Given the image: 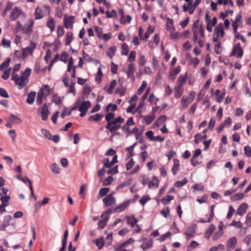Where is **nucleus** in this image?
<instances>
[{"label": "nucleus", "instance_id": "1", "mask_svg": "<svg viewBox=\"0 0 251 251\" xmlns=\"http://www.w3.org/2000/svg\"><path fill=\"white\" fill-rule=\"evenodd\" d=\"M31 72V70L27 68L24 72H23L21 76L18 75H13L12 77L13 80L19 89H21L25 86L29 81L28 77L29 76Z\"/></svg>", "mask_w": 251, "mask_h": 251}, {"label": "nucleus", "instance_id": "2", "mask_svg": "<svg viewBox=\"0 0 251 251\" xmlns=\"http://www.w3.org/2000/svg\"><path fill=\"white\" fill-rule=\"evenodd\" d=\"M13 3L10 1L7 3L6 7L1 14L3 17H5L7 12L10 10H11V11L9 17L12 21H15L21 16H25V14L22 10L20 7L17 6H15L13 8Z\"/></svg>", "mask_w": 251, "mask_h": 251}, {"label": "nucleus", "instance_id": "3", "mask_svg": "<svg viewBox=\"0 0 251 251\" xmlns=\"http://www.w3.org/2000/svg\"><path fill=\"white\" fill-rule=\"evenodd\" d=\"M50 7L47 4L42 6H37L35 11V19L36 20L41 19L44 16L50 14Z\"/></svg>", "mask_w": 251, "mask_h": 251}, {"label": "nucleus", "instance_id": "4", "mask_svg": "<svg viewBox=\"0 0 251 251\" xmlns=\"http://www.w3.org/2000/svg\"><path fill=\"white\" fill-rule=\"evenodd\" d=\"M225 35V31L223 25L222 23H219L214 28L212 36L213 41H220Z\"/></svg>", "mask_w": 251, "mask_h": 251}, {"label": "nucleus", "instance_id": "5", "mask_svg": "<svg viewBox=\"0 0 251 251\" xmlns=\"http://www.w3.org/2000/svg\"><path fill=\"white\" fill-rule=\"evenodd\" d=\"M195 97V93L193 91L190 92L188 96H183L180 102L181 108L182 109L186 108L189 104L194 100Z\"/></svg>", "mask_w": 251, "mask_h": 251}, {"label": "nucleus", "instance_id": "6", "mask_svg": "<svg viewBox=\"0 0 251 251\" xmlns=\"http://www.w3.org/2000/svg\"><path fill=\"white\" fill-rule=\"evenodd\" d=\"M36 43L32 41H30L29 46L23 49L22 57L24 59L28 55H32L33 53V50L36 48Z\"/></svg>", "mask_w": 251, "mask_h": 251}, {"label": "nucleus", "instance_id": "7", "mask_svg": "<svg viewBox=\"0 0 251 251\" xmlns=\"http://www.w3.org/2000/svg\"><path fill=\"white\" fill-rule=\"evenodd\" d=\"M91 102L89 100H84L80 102L78 107V111L80 112V117H82L85 115L88 109L91 106Z\"/></svg>", "mask_w": 251, "mask_h": 251}, {"label": "nucleus", "instance_id": "8", "mask_svg": "<svg viewBox=\"0 0 251 251\" xmlns=\"http://www.w3.org/2000/svg\"><path fill=\"white\" fill-rule=\"evenodd\" d=\"M186 3L184 4L182 7L183 11L184 12H188L189 14L191 15L194 13L196 7L194 6L193 0H184Z\"/></svg>", "mask_w": 251, "mask_h": 251}, {"label": "nucleus", "instance_id": "9", "mask_svg": "<svg viewBox=\"0 0 251 251\" xmlns=\"http://www.w3.org/2000/svg\"><path fill=\"white\" fill-rule=\"evenodd\" d=\"M34 23V21L32 19H28L26 23L22 27L23 32L26 34L30 35L32 32Z\"/></svg>", "mask_w": 251, "mask_h": 251}, {"label": "nucleus", "instance_id": "10", "mask_svg": "<svg viewBox=\"0 0 251 251\" xmlns=\"http://www.w3.org/2000/svg\"><path fill=\"white\" fill-rule=\"evenodd\" d=\"M180 71L181 68L180 66L170 69L168 75L169 79L173 81L176 79V75L180 72Z\"/></svg>", "mask_w": 251, "mask_h": 251}, {"label": "nucleus", "instance_id": "11", "mask_svg": "<svg viewBox=\"0 0 251 251\" xmlns=\"http://www.w3.org/2000/svg\"><path fill=\"white\" fill-rule=\"evenodd\" d=\"M102 201L105 206L108 207L114 204L116 202V199L113 196V193L107 195L102 200Z\"/></svg>", "mask_w": 251, "mask_h": 251}, {"label": "nucleus", "instance_id": "12", "mask_svg": "<svg viewBox=\"0 0 251 251\" xmlns=\"http://www.w3.org/2000/svg\"><path fill=\"white\" fill-rule=\"evenodd\" d=\"M243 52L240 44L236 45L233 48L230 56H236L237 58H241L243 55Z\"/></svg>", "mask_w": 251, "mask_h": 251}, {"label": "nucleus", "instance_id": "13", "mask_svg": "<svg viewBox=\"0 0 251 251\" xmlns=\"http://www.w3.org/2000/svg\"><path fill=\"white\" fill-rule=\"evenodd\" d=\"M75 22V17L73 16H65L64 19V24L65 28H71L73 27V24Z\"/></svg>", "mask_w": 251, "mask_h": 251}, {"label": "nucleus", "instance_id": "14", "mask_svg": "<svg viewBox=\"0 0 251 251\" xmlns=\"http://www.w3.org/2000/svg\"><path fill=\"white\" fill-rule=\"evenodd\" d=\"M215 205H212L210 207V214L207 219L205 220V219L201 218H200L198 221V223H210L212 220L213 216H214V209Z\"/></svg>", "mask_w": 251, "mask_h": 251}, {"label": "nucleus", "instance_id": "15", "mask_svg": "<svg viewBox=\"0 0 251 251\" xmlns=\"http://www.w3.org/2000/svg\"><path fill=\"white\" fill-rule=\"evenodd\" d=\"M159 180L156 176H153L152 179L149 180L148 187L150 189H155L158 187Z\"/></svg>", "mask_w": 251, "mask_h": 251}, {"label": "nucleus", "instance_id": "16", "mask_svg": "<svg viewBox=\"0 0 251 251\" xmlns=\"http://www.w3.org/2000/svg\"><path fill=\"white\" fill-rule=\"evenodd\" d=\"M196 227L195 225H192L187 227L184 233L187 239L192 238L194 236L196 231Z\"/></svg>", "mask_w": 251, "mask_h": 251}, {"label": "nucleus", "instance_id": "17", "mask_svg": "<svg viewBox=\"0 0 251 251\" xmlns=\"http://www.w3.org/2000/svg\"><path fill=\"white\" fill-rule=\"evenodd\" d=\"M134 241V240L133 238H130L127 241L117 246L115 248V249L117 251H122L123 248L127 247L130 244H132Z\"/></svg>", "mask_w": 251, "mask_h": 251}, {"label": "nucleus", "instance_id": "18", "mask_svg": "<svg viewBox=\"0 0 251 251\" xmlns=\"http://www.w3.org/2000/svg\"><path fill=\"white\" fill-rule=\"evenodd\" d=\"M49 114V111L48 109V105L46 103H45L41 109V116L42 117V119L43 121H46L48 118Z\"/></svg>", "mask_w": 251, "mask_h": 251}, {"label": "nucleus", "instance_id": "19", "mask_svg": "<svg viewBox=\"0 0 251 251\" xmlns=\"http://www.w3.org/2000/svg\"><path fill=\"white\" fill-rule=\"evenodd\" d=\"M248 207V205L246 203H242L239 206L236 211V214L240 216L243 215L247 211Z\"/></svg>", "mask_w": 251, "mask_h": 251}, {"label": "nucleus", "instance_id": "20", "mask_svg": "<svg viewBox=\"0 0 251 251\" xmlns=\"http://www.w3.org/2000/svg\"><path fill=\"white\" fill-rule=\"evenodd\" d=\"M46 25L50 29L51 32L54 30L55 27V21L53 18L51 17L49 18L46 23Z\"/></svg>", "mask_w": 251, "mask_h": 251}, {"label": "nucleus", "instance_id": "21", "mask_svg": "<svg viewBox=\"0 0 251 251\" xmlns=\"http://www.w3.org/2000/svg\"><path fill=\"white\" fill-rule=\"evenodd\" d=\"M121 127V126L120 125H114V124H111V123H107L105 126V128L107 129H109V131L112 133H113L115 131L118 130Z\"/></svg>", "mask_w": 251, "mask_h": 251}, {"label": "nucleus", "instance_id": "22", "mask_svg": "<svg viewBox=\"0 0 251 251\" xmlns=\"http://www.w3.org/2000/svg\"><path fill=\"white\" fill-rule=\"evenodd\" d=\"M52 173L54 175H58L60 173L61 169L58 164L55 163H52L50 166Z\"/></svg>", "mask_w": 251, "mask_h": 251}, {"label": "nucleus", "instance_id": "23", "mask_svg": "<svg viewBox=\"0 0 251 251\" xmlns=\"http://www.w3.org/2000/svg\"><path fill=\"white\" fill-rule=\"evenodd\" d=\"M217 23V18L214 17L212 20L206 22V29L209 32H212V28L214 26L216 25Z\"/></svg>", "mask_w": 251, "mask_h": 251}, {"label": "nucleus", "instance_id": "24", "mask_svg": "<svg viewBox=\"0 0 251 251\" xmlns=\"http://www.w3.org/2000/svg\"><path fill=\"white\" fill-rule=\"evenodd\" d=\"M135 70V67L133 63H130L128 65L127 70L126 71V75L128 78H133Z\"/></svg>", "mask_w": 251, "mask_h": 251}, {"label": "nucleus", "instance_id": "25", "mask_svg": "<svg viewBox=\"0 0 251 251\" xmlns=\"http://www.w3.org/2000/svg\"><path fill=\"white\" fill-rule=\"evenodd\" d=\"M187 79V74L186 73L184 75H180L178 79L177 82L178 86L183 87V85L185 84Z\"/></svg>", "mask_w": 251, "mask_h": 251}, {"label": "nucleus", "instance_id": "26", "mask_svg": "<svg viewBox=\"0 0 251 251\" xmlns=\"http://www.w3.org/2000/svg\"><path fill=\"white\" fill-rule=\"evenodd\" d=\"M183 93V87L177 86L175 87L174 96L176 98L178 99Z\"/></svg>", "mask_w": 251, "mask_h": 251}, {"label": "nucleus", "instance_id": "27", "mask_svg": "<svg viewBox=\"0 0 251 251\" xmlns=\"http://www.w3.org/2000/svg\"><path fill=\"white\" fill-rule=\"evenodd\" d=\"M166 29L170 32L175 30L174 26V21L172 19L170 18L167 19Z\"/></svg>", "mask_w": 251, "mask_h": 251}, {"label": "nucleus", "instance_id": "28", "mask_svg": "<svg viewBox=\"0 0 251 251\" xmlns=\"http://www.w3.org/2000/svg\"><path fill=\"white\" fill-rule=\"evenodd\" d=\"M36 93L35 92H31L28 94L26 100L28 104H32L33 103L36 97Z\"/></svg>", "mask_w": 251, "mask_h": 251}, {"label": "nucleus", "instance_id": "29", "mask_svg": "<svg viewBox=\"0 0 251 251\" xmlns=\"http://www.w3.org/2000/svg\"><path fill=\"white\" fill-rule=\"evenodd\" d=\"M126 218L127 220V224L131 227H133L135 225H136L138 222L137 219H136L134 216H126Z\"/></svg>", "mask_w": 251, "mask_h": 251}, {"label": "nucleus", "instance_id": "30", "mask_svg": "<svg viewBox=\"0 0 251 251\" xmlns=\"http://www.w3.org/2000/svg\"><path fill=\"white\" fill-rule=\"evenodd\" d=\"M128 204V202H124L123 203H121V204L115 207V208L114 209V211L118 213L121 212L124 210L126 208Z\"/></svg>", "mask_w": 251, "mask_h": 251}, {"label": "nucleus", "instance_id": "31", "mask_svg": "<svg viewBox=\"0 0 251 251\" xmlns=\"http://www.w3.org/2000/svg\"><path fill=\"white\" fill-rule=\"evenodd\" d=\"M237 244V239L236 237H233L230 238L227 242V249H233Z\"/></svg>", "mask_w": 251, "mask_h": 251}, {"label": "nucleus", "instance_id": "32", "mask_svg": "<svg viewBox=\"0 0 251 251\" xmlns=\"http://www.w3.org/2000/svg\"><path fill=\"white\" fill-rule=\"evenodd\" d=\"M45 94L39 90L37 94V97L36 99V103L38 105H40L44 99L46 98Z\"/></svg>", "mask_w": 251, "mask_h": 251}, {"label": "nucleus", "instance_id": "33", "mask_svg": "<svg viewBox=\"0 0 251 251\" xmlns=\"http://www.w3.org/2000/svg\"><path fill=\"white\" fill-rule=\"evenodd\" d=\"M103 117V115L97 113L95 115H92L88 118V121L90 122L95 121L98 122L100 121Z\"/></svg>", "mask_w": 251, "mask_h": 251}, {"label": "nucleus", "instance_id": "34", "mask_svg": "<svg viewBox=\"0 0 251 251\" xmlns=\"http://www.w3.org/2000/svg\"><path fill=\"white\" fill-rule=\"evenodd\" d=\"M155 117V115L154 114H151V115L145 116L143 119V122L146 125H149L154 120Z\"/></svg>", "mask_w": 251, "mask_h": 251}, {"label": "nucleus", "instance_id": "35", "mask_svg": "<svg viewBox=\"0 0 251 251\" xmlns=\"http://www.w3.org/2000/svg\"><path fill=\"white\" fill-rule=\"evenodd\" d=\"M136 145V143L133 144L132 146L126 148V151H128L126 154L127 158H130L134 155V148Z\"/></svg>", "mask_w": 251, "mask_h": 251}, {"label": "nucleus", "instance_id": "36", "mask_svg": "<svg viewBox=\"0 0 251 251\" xmlns=\"http://www.w3.org/2000/svg\"><path fill=\"white\" fill-rule=\"evenodd\" d=\"M40 91H42L46 96L49 95L52 91V89L48 85H43Z\"/></svg>", "mask_w": 251, "mask_h": 251}, {"label": "nucleus", "instance_id": "37", "mask_svg": "<svg viewBox=\"0 0 251 251\" xmlns=\"http://www.w3.org/2000/svg\"><path fill=\"white\" fill-rule=\"evenodd\" d=\"M174 199V196L171 195H167L166 196L163 197L161 201L163 205H167L171 201L173 200Z\"/></svg>", "mask_w": 251, "mask_h": 251}, {"label": "nucleus", "instance_id": "38", "mask_svg": "<svg viewBox=\"0 0 251 251\" xmlns=\"http://www.w3.org/2000/svg\"><path fill=\"white\" fill-rule=\"evenodd\" d=\"M166 117L164 115L160 116L157 121L154 123L153 126H154L158 127L161 125L163 124L166 121Z\"/></svg>", "mask_w": 251, "mask_h": 251}, {"label": "nucleus", "instance_id": "39", "mask_svg": "<svg viewBox=\"0 0 251 251\" xmlns=\"http://www.w3.org/2000/svg\"><path fill=\"white\" fill-rule=\"evenodd\" d=\"M215 229V226L214 225L212 224L210 225L205 233V237L207 239H208L210 237L211 234L213 233Z\"/></svg>", "mask_w": 251, "mask_h": 251}, {"label": "nucleus", "instance_id": "40", "mask_svg": "<svg viewBox=\"0 0 251 251\" xmlns=\"http://www.w3.org/2000/svg\"><path fill=\"white\" fill-rule=\"evenodd\" d=\"M73 39V33L71 31L67 32L66 34L65 45L67 46H69L71 44Z\"/></svg>", "mask_w": 251, "mask_h": 251}, {"label": "nucleus", "instance_id": "41", "mask_svg": "<svg viewBox=\"0 0 251 251\" xmlns=\"http://www.w3.org/2000/svg\"><path fill=\"white\" fill-rule=\"evenodd\" d=\"M81 102V100L80 98H78L76 100V101L75 102L74 106L71 108L70 110L68 111L67 113V116H69L71 114L72 112L74 110H76L77 108L78 109L79 105Z\"/></svg>", "mask_w": 251, "mask_h": 251}, {"label": "nucleus", "instance_id": "42", "mask_svg": "<svg viewBox=\"0 0 251 251\" xmlns=\"http://www.w3.org/2000/svg\"><path fill=\"white\" fill-rule=\"evenodd\" d=\"M179 166V161L177 159L174 160V165L172 168V171L174 175H175L178 170Z\"/></svg>", "mask_w": 251, "mask_h": 251}, {"label": "nucleus", "instance_id": "43", "mask_svg": "<svg viewBox=\"0 0 251 251\" xmlns=\"http://www.w3.org/2000/svg\"><path fill=\"white\" fill-rule=\"evenodd\" d=\"M152 244H153L152 240H149V241L146 242L143 244H142L141 246V248L143 250H146L150 249L152 247Z\"/></svg>", "mask_w": 251, "mask_h": 251}, {"label": "nucleus", "instance_id": "44", "mask_svg": "<svg viewBox=\"0 0 251 251\" xmlns=\"http://www.w3.org/2000/svg\"><path fill=\"white\" fill-rule=\"evenodd\" d=\"M95 243L99 250L101 249L104 246V239L103 237L100 238L95 240Z\"/></svg>", "mask_w": 251, "mask_h": 251}, {"label": "nucleus", "instance_id": "45", "mask_svg": "<svg viewBox=\"0 0 251 251\" xmlns=\"http://www.w3.org/2000/svg\"><path fill=\"white\" fill-rule=\"evenodd\" d=\"M121 54L127 55L129 51V48L126 44L123 43L121 47Z\"/></svg>", "mask_w": 251, "mask_h": 251}, {"label": "nucleus", "instance_id": "46", "mask_svg": "<svg viewBox=\"0 0 251 251\" xmlns=\"http://www.w3.org/2000/svg\"><path fill=\"white\" fill-rule=\"evenodd\" d=\"M52 102L56 104H59L62 101V99L59 97L57 94H53L52 97Z\"/></svg>", "mask_w": 251, "mask_h": 251}, {"label": "nucleus", "instance_id": "47", "mask_svg": "<svg viewBox=\"0 0 251 251\" xmlns=\"http://www.w3.org/2000/svg\"><path fill=\"white\" fill-rule=\"evenodd\" d=\"M116 50V48L115 46L109 48L107 52V56L112 59L115 53Z\"/></svg>", "mask_w": 251, "mask_h": 251}, {"label": "nucleus", "instance_id": "48", "mask_svg": "<svg viewBox=\"0 0 251 251\" xmlns=\"http://www.w3.org/2000/svg\"><path fill=\"white\" fill-rule=\"evenodd\" d=\"M154 27L152 26H149L147 31L145 34V40L146 41L150 37V35L154 31Z\"/></svg>", "mask_w": 251, "mask_h": 251}, {"label": "nucleus", "instance_id": "49", "mask_svg": "<svg viewBox=\"0 0 251 251\" xmlns=\"http://www.w3.org/2000/svg\"><path fill=\"white\" fill-rule=\"evenodd\" d=\"M159 99L156 98L153 94L150 95L148 100L151 104H156Z\"/></svg>", "mask_w": 251, "mask_h": 251}, {"label": "nucleus", "instance_id": "50", "mask_svg": "<svg viewBox=\"0 0 251 251\" xmlns=\"http://www.w3.org/2000/svg\"><path fill=\"white\" fill-rule=\"evenodd\" d=\"M244 197L243 193H237L231 197V200L233 201H237L242 200Z\"/></svg>", "mask_w": 251, "mask_h": 251}, {"label": "nucleus", "instance_id": "51", "mask_svg": "<svg viewBox=\"0 0 251 251\" xmlns=\"http://www.w3.org/2000/svg\"><path fill=\"white\" fill-rule=\"evenodd\" d=\"M147 86V82L146 81H143L141 86L137 90V94L138 95H140L145 90V88Z\"/></svg>", "mask_w": 251, "mask_h": 251}, {"label": "nucleus", "instance_id": "52", "mask_svg": "<svg viewBox=\"0 0 251 251\" xmlns=\"http://www.w3.org/2000/svg\"><path fill=\"white\" fill-rule=\"evenodd\" d=\"M170 37L172 39L177 40L181 37V34L175 30H173L170 32Z\"/></svg>", "mask_w": 251, "mask_h": 251}, {"label": "nucleus", "instance_id": "53", "mask_svg": "<svg viewBox=\"0 0 251 251\" xmlns=\"http://www.w3.org/2000/svg\"><path fill=\"white\" fill-rule=\"evenodd\" d=\"M131 20V17L130 15H122L121 18V23L122 24H125L126 23H130Z\"/></svg>", "mask_w": 251, "mask_h": 251}, {"label": "nucleus", "instance_id": "54", "mask_svg": "<svg viewBox=\"0 0 251 251\" xmlns=\"http://www.w3.org/2000/svg\"><path fill=\"white\" fill-rule=\"evenodd\" d=\"M9 120L10 122L17 124L21 123L22 122V120L20 118L14 116V115H11L10 116Z\"/></svg>", "mask_w": 251, "mask_h": 251}, {"label": "nucleus", "instance_id": "55", "mask_svg": "<svg viewBox=\"0 0 251 251\" xmlns=\"http://www.w3.org/2000/svg\"><path fill=\"white\" fill-rule=\"evenodd\" d=\"M109 191V188L107 187H104L101 188L99 192V197H102L107 195Z\"/></svg>", "mask_w": 251, "mask_h": 251}, {"label": "nucleus", "instance_id": "56", "mask_svg": "<svg viewBox=\"0 0 251 251\" xmlns=\"http://www.w3.org/2000/svg\"><path fill=\"white\" fill-rule=\"evenodd\" d=\"M117 84V82L115 80H113L109 85V88L107 89V93L109 94H111L113 93V90L116 86V85Z\"/></svg>", "mask_w": 251, "mask_h": 251}, {"label": "nucleus", "instance_id": "57", "mask_svg": "<svg viewBox=\"0 0 251 251\" xmlns=\"http://www.w3.org/2000/svg\"><path fill=\"white\" fill-rule=\"evenodd\" d=\"M151 200V198L149 195H145L143 196L139 201L140 203L144 206L147 201Z\"/></svg>", "mask_w": 251, "mask_h": 251}, {"label": "nucleus", "instance_id": "58", "mask_svg": "<svg viewBox=\"0 0 251 251\" xmlns=\"http://www.w3.org/2000/svg\"><path fill=\"white\" fill-rule=\"evenodd\" d=\"M108 218L109 217H107L99 221L98 226L100 228L102 229L105 226Z\"/></svg>", "mask_w": 251, "mask_h": 251}, {"label": "nucleus", "instance_id": "59", "mask_svg": "<svg viewBox=\"0 0 251 251\" xmlns=\"http://www.w3.org/2000/svg\"><path fill=\"white\" fill-rule=\"evenodd\" d=\"M10 199V197L8 195H5L2 197H0V200L1 201L2 204L8 205V201Z\"/></svg>", "mask_w": 251, "mask_h": 251}, {"label": "nucleus", "instance_id": "60", "mask_svg": "<svg viewBox=\"0 0 251 251\" xmlns=\"http://www.w3.org/2000/svg\"><path fill=\"white\" fill-rule=\"evenodd\" d=\"M131 132L135 135V138L136 139H139L141 134L142 131H139L138 128L134 127L132 129Z\"/></svg>", "mask_w": 251, "mask_h": 251}, {"label": "nucleus", "instance_id": "61", "mask_svg": "<svg viewBox=\"0 0 251 251\" xmlns=\"http://www.w3.org/2000/svg\"><path fill=\"white\" fill-rule=\"evenodd\" d=\"M10 61V58H8L5 61L2 62L0 65V71H2L4 68L7 67L9 65Z\"/></svg>", "mask_w": 251, "mask_h": 251}, {"label": "nucleus", "instance_id": "62", "mask_svg": "<svg viewBox=\"0 0 251 251\" xmlns=\"http://www.w3.org/2000/svg\"><path fill=\"white\" fill-rule=\"evenodd\" d=\"M113 181V178L112 176H110L107 178L104 179L102 182V184L103 186H108L111 184V183Z\"/></svg>", "mask_w": 251, "mask_h": 251}, {"label": "nucleus", "instance_id": "63", "mask_svg": "<svg viewBox=\"0 0 251 251\" xmlns=\"http://www.w3.org/2000/svg\"><path fill=\"white\" fill-rule=\"evenodd\" d=\"M64 32L65 31L62 25L58 26L57 28V37L58 38L62 37L64 35Z\"/></svg>", "mask_w": 251, "mask_h": 251}, {"label": "nucleus", "instance_id": "64", "mask_svg": "<svg viewBox=\"0 0 251 251\" xmlns=\"http://www.w3.org/2000/svg\"><path fill=\"white\" fill-rule=\"evenodd\" d=\"M148 156V153L147 151H144L140 153L139 156V159L142 162H144L147 159Z\"/></svg>", "mask_w": 251, "mask_h": 251}]
</instances>
